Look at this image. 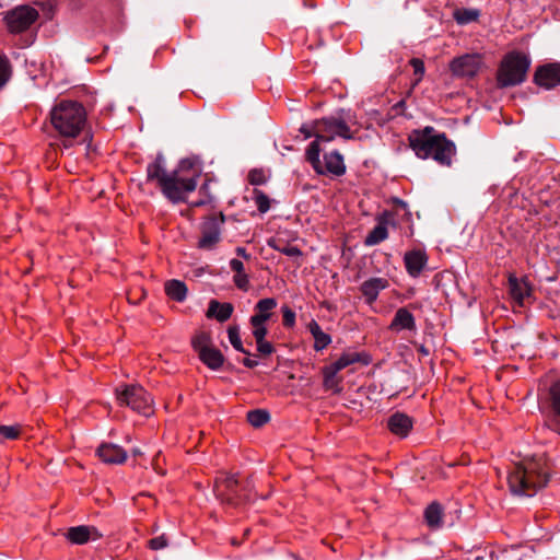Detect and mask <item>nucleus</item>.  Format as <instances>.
Listing matches in <instances>:
<instances>
[{
	"mask_svg": "<svg viewBox=\"0 0 560 560\" xmlns=\"http://www.w3.org/2000/svg\"><path fill=\"white\" fill-rule=\"evenodd\" d=\"M102 537V534L95 527L90 526H75L70 527L67 533V538L78 545H82L88 542L90 539H98Z\"/></svg>",
	"mask_w": 560,
	"mask_h": 560,
	"instance_id": "20",
	"label": "nucleus"
},
{
	"mask_svg": "<svg viewBox=\"0 0 560 560\" xmlns=\"http://www.w3.org/2000/svg\"><path fill=\"white\" fill-rule=\"evenodd\" d=\"M389 329L392 331H400V330H415L416 329V319L415 316L406 308L400 307L396 311L394 318L389 325Z\"/></svg>",
	"mask_w": 560,
	"mask_h": 560,
	"instance_id": "23",
	"label": "nucleus"
},
{
	"mask_svg": "<svg viewBox=\"0 0 560 560\" xmlns=\"http://www.w3.org/2000/svg\"><path fill=\"white\" fill-rule=\"evenodd\" d=\"M236 254L238 256H242V257L246 258V259L249 258V255L246 253V249L244 247H237L236 248Z\"/></svg>",
	"mask_w": 560,
	"mask_h": 560,
	"instance_id": "50",
	"label": "nucleus"
},
{
	"mask_svg": "<svg viewBox=\"0 0 560 560\" xmlns=\"http://www.w3.org/2000/svg\"><path fill=\"white\" fill-rule=\"evenodd\" d=\"M200 190H201V191H203V190H208V185H207V184L202 185V186H201V188H200Z\"/></svg>",
	"mask_w": 560,
	"mask_h": 560,
	"instance_id": "51",
	"label": "nucleus"
},
{
	"mask_svg": "<svg viewBox=\"0 0 560 560\" xmlns=\"http://www.w3.org/2000/svg\"><path fill=\"white\" fill-rule=\"evenodd\" d=\"M548 480L542 464L535 458L515 464L513 471H509L506 476L511 492L520 497H532L538 489L545 487Z\"/></svg>",
	"mask_w": 560,
	"mask_h": 560,
	"instance_id": "3",
	"label": "nucleus"
},
{
	"mask_svg": "<svg viewBox=\"0 0 560 560\" xmlns=\"http://www.w3.org/2000/svg\"><path fill=\"white\" fill-rule=\"evenodd\" d=\"M270 420V415L267 410L255 409L247 412V421L254 427L259 428Z\"/></svg>",
	"mask_w": 560,
	"mask_h": 560,
	"instance_id": "32",
	"label": "nucleus"
},
{
	"mask_svg": "<svg viewBox=\"0 0 560 560\" xmlns=\"http://www.w3.org/2000/svg\"><path fill=\"white\" fill-rule=\"evenodd\" d=\"M170 173L165 168V161L162 155H158L153 162L147 166V180L156 183L160 188L164 180L168 178Z\"/></svg>",
	"mask_w": 560,
	"mask_h": 560,
	"instance_id": "21",
	"label": "nucleus"
},
{
	"mask_svg": "<svg viewBox=\"0 0 560 560\" xmlns=\"http://www.w3.org/2000/svg\"><path fill=\"white\" fill-rule=\"evenodd\" d=\"M443 508L438 502H432L424 511V520L429 527L439 528L442 526Z\"/></svg>",
	"mask_w": 560,
	"mask_h": 560,
	"instance_id": "27",
	"label": "nucleus"
},
{
	"mask_svg": "<svg viewBox=\"0 0 560 560\" xmlns=\"http://www.w3.org/2000/svg\"><path fill=\"white\" fill-rule=\"evenodd\" d=\"M10 77V62L7 57L0 56V89L7 83Z\"/></svg>",
	"mask_w": 560,
	"mask_h": 560,
	"instance_id": "39",
	"label": "nucleus"
},
{
	"mask_svg": "<svg viewBox=\"0 0 560 560\" xmlns=\"http://www.w3.org/2000/svg\"><path fill=\"white\" fill-rule=\"evenodd\" d=\"M282 323L284 327L291 328L295 324V313L289 306H282Z\"/></svg>",
	"mask_w": 560,
	"mask_h": 560,
	"instance_id": "40",
	"label": "nucleus"
},
{
	"mask_svg": "<svg viewBox=\"0 0 560 560\" xmlns=\"http://www.w3.org/2000/svg\"><path fill=\"white\" fill-rule=\"evenodd\" d=\"M392 217H393V214L389 211H383L380 215H377V218H376L377 224L366 235V237L364 240L365 246L377 245L388 237L387 225H388Z\"/></svg>",
	"mask_w": 560,
	"mask_h": 560,
	"instance_id": "16",
	"label": "nucleus"
},
{
	"mask_svg": "<svg viewBox=\"0 0 560 560\" xmlns=\"http://www.w3.org/2000/svg\"><path fill=\"white\" fill-rule=\"evenodd\" d=\"M549 428L560 434V421L557 419H552L549 422Z\"/></svg>",
	"mask_w": 560,
	"mask_h": 560,
	"instance_id": "48",
	"label": "nucleus"
},
{
	"mask_svg": "<svg viewBox=\"0 0 560 560\" xmlns=\"http://www.w3.org/2000/svg\"><path fill=\"white\" fill-rule=\"evenodd\" d=\"M192 348L195 351L200 354L202 351H206L212 348V341L210 335L207 332H200L196 335L191 341Z\"/></svg>",
	"mask_w": 560,
	"mask_h": 560,
	"instance_id": "34",
	"label": "nucleus"
},
{
	"mask_svg": "<svg viewBox=\"0 0 560 560\" xmlns=\"http://www.w3.org/2000/svg\"><path fill=\"white\" fill-rule=\"evenodd\" d=\"M230 267H231V269H232L235 273H240V272H242V271H245V270H244V264H243L241 260L235 259V258H234V259H232V260L230 261Z\"/></svg>",
	"mask_w": 560,
	"mask_h": 560,
	"instance_id": "46",
	"label": "nucleus"
},
{
	"mask_svg": "<svg viewBox=\"0 0 560 560\" xmlns=\"http://www.w3.org/2000/svg\"><path fill=\"white\" fill-rule=\"evenodd\" d=\"M320 152L322 148L318 145V141L311 142L305 152L306 161L312 165L313 170L317 174H331L334 176H341L346 173L343 156L339 151L334 150L324 154V163H322L319 158Z\"/></svg>",
	"mask_w": 560,
	"mask_h": 560,
	"instance_id": "7",
	"label": "nucleus"
},
{
	"mask_svg": "<svg viewBox=\"0 0 560 560\" xmlns=\"http://www.w3.org/2000/svg\"><path fill=\"white\" fill-rule=\"evenodd\" d=\"M224 223V215L211 214L201 224V236L198 241V248L211 250L221 240V225Z\"/></svg>",
	"mask_w": 560,
	"mask_h": 560,
	"instance_id": "10",
	"label": "nucleus"
},
{
	"mask_svg": "<svg viewBox=\"0 0 560 560\" xmlns=\"http://www.w3.org/2000/svg\"><path fill=\"white\" fill-rule=\"evenodd\" d=\"M278 302L275 298H265L259 300L254 307V315L249 323L252 330H268L266 323L273 316Z\"/></svg>",
	"mask_w": 560,
	"mask_h": 560,
	"instance_id": "12",
	"label": "nucleus"
},
{
	"mask_svg": "<svg viewBox=\"0 0 560 560\" xmlns=\"http://www.w3.org/2000/svg\"><path fill=\"white\" fill-rule=\"evenodd\" d=\"M417 351H418L421 355H423V357H427V355H429V354H430V350H429L425 346H423V345H420V346L417 348Z\"/></svg>",
	"mask_w": 560,
	"mask_h": 560,
	"instance_id": "49",
	"label": "nucleus"
},
{
	"mask_svg": "<svg viewBox=\"0 0 560 560\" xmlns=\"http://www.w3.org/2000/svg\"><path fill=\"white\" fill-rule=\"evenodd\" d=\"M509 293L513 301L523 306L532 298V287L526 278L510 275L508 279Z\"/></svg>",
	"mask_w": 560,
	"mask_h": 560,
	"instance_id": "15",
	"label": "nucleus"
},
{
	"mask_svg": "<svg viewBox=\"0 0 560 560\" xmlns=\"http://www.w3.org/2000/svg\"><path fill=\"white\" fill-rule=\"evenodd\" d=\"M22 427L20 424L14 425H0V442L4 440H16L21 435Z\"/></svg>",
	"mask_w": 560,
	"mask_h": 560,
	"instance_id": "36",
	"label": "nucleus"
},
{
	"mask_svg": "<svg viewBox=\"0 0 560 560\" xmlns=\"http://www.w3.org/2000/svg\"><path fill=\"white\" fill-rule=\"evenodd\" d=\"M148 546L152 550H160L167 546V538L163 534L161 536L154 537L148 541Z\"/></svg>",
	"mask_w": 560,
	"mask_h": 560,
	"instance_id": "43",
	"label": "nucleus"
},
{
	"mask_svg": "<svg viewBox=\"0 0 560 560\" xmlns=\"http://www.w3.org/2000/svg\"><path fill=\"white\" fill-rule=\"evenodd\" d=\"M404 261L407 272L416 278L427 266L428 256L423 250L413 249L405 254Z\"/></svg>",
	"mask_w": 560,
	"mask_h": 560,
	"instance_id": "19",
	"label": "nucleus"
},
{
	"mask_svg": "<svg viewBox=\"0 0 560 560\" xmlns=\"http://www.w3.org/2000/svg\"><path fill=\"white\" fill-rule=\"evenodd\" d=\"M307 327L314 338L315 350L320 351L331 342L330 336L322 330L319 324L316 320L312 319Z\"/></svg>",
	"mask_w": 560,
	"mask_h": 560,
	"instance_id": "26",
	"label": "nucleus"
},
{
	"mask_svg": "<svg viewBox=\"0 0 560 560\" xmlns=\"http://www.w3.org/2000/svg\"><path fill=\"white\" fill-rule=\"evenodd\" d=\"M254 200L255 205L257 206V209L261 213H266L270 208V200L269 197L264 194L261 190L255 189L254 190Z\"/></svg>",
	"mask_w": 560,
	"mask_h": 560,
	"instance_id": "37",
	"label": "nucleus"
},
{
	"mask_svg": "<svg viewBox=\"0 0 560 560\" xmlns=\"http://www.w3.org/2000/svg\"><path fill=\"white\" fill-rule=\"evenodd\" d=\"M233 281L240 290L247 291L249 288L248 276L245 271L235 273L233 277Z\"/></svg>",
	"mask_w": 560,
	"mask_h": 560,
	"instance_id": "41",
	"label": "nucleus"
},
{
	"mask_svg": "<svg viewBox=\"0 0 560 560\" xmlns=\"http://www.w3.org/2000/svg\"><path fill=\"white\" fill-rule=\"evenodd\" d=\"M360 124L357 116L341 109L337 116H328L316 119L310 124H303L300 132L304 139L314 137L318 145L323 142H331L336 138L352 140L358 138Z\"/></svg>",
	"mask_w": 560,
	"mask_h": 560,
	"instance_id": "1",
	"label": "nucleus"
},
{
	"mask_svg": "<svg viewBox=\"0 0 560 560\" xmlns=\"http://www.w3.org/2000/svg\"><path fill=\"white\" fill-rule=\"evenodd\" d=\"M389 285V282L385 278L374 277L365 280L361 287L360 291L365 299L368 304H372L377 300L380 292L386 289Z\"/></svg>",
	"mask_w": 560,
	"mask_h": 560,
	"instance_id": "17",
	"label": "nucleus"
},
{
	"mask_svg": "<svg viewBox=\"0 0 560 560\" xmlns=\"http://www.w3.org/2000/svg\"><path fill=\"white\" fill-rule=\"evenodd\" d=\"M277 249L289 257H300L302 255L301 249L296 246L285 245L283 247H278Z\"/></svg>",
	"mask_w": 560,
	"mask_h": 560,
	"instance_id": "45",
	"label": "nucleus"
},
{
	"mask_svg": "<svg viewBox=\"0 0 560 560\" xmlns=\"http://www.w3.org/2000/svg\"><path fill=\"white\" fill-rule=\"evenodd\" d=\"M551 408L557 417H560V383H555L550 388Z\"/></svg>",
	"mask_w": 560,
	"mask_h": 560,
	"instance_id": "38",
	"label": "nucleus"
},
{
	"mask_svg": "<svg viewBox=\"0 0 560 560\" xmlns=\"http://www.w3.org/2000/svg\"><path fill=\"white\" fill-rule=\"evenodd\" d=\"M85 121V108L78 102L61 101L50 112V122L54 129L63 138L73 139L78 137Z\"/></svg>",
	"mask_w": 560,
	"mask_h": 560,
	"instance_id": "5",
	"label": "nucleus"
},
{
	"mask_svg": "<svg viewBox=\"0 0 560 560\" xmlns=\"http://www.w3.org/2000/svg\"><path fill=\"white\" fill-rule=\"evenodd\" d=\"M529 67L530 59L526 55L518 51L509 52L498 70V85L508 88L522 84L526 80Z\"/></svg>",
	"mask_w": 560,
	"mask_h": 560,
	"instance_id": "6",
	"label": "nucleus"
},
{
	"mask_svg": "<svg viewBox=\"0 0 560 560\" xmlns=\"http://www.w3.org/2000/svg\"><path fill=\"white\" fill-rule=\"evenodd\" d=\"M165 292L172 300L182 302L186 298L187 287L179 280H170L165 283Z\"/></svg>",
	"mask_w": 560,
	"mask_h": 560,
	"instance_id": "30",
	"label": "nucleus"
},
{
	"mask_svg": "<svg viewBox=\"0 0 560 560\" xmlns=\"http://www.w3.org/2000/svg\"><path fill=\"white\" fill-rule=\"evenodd\" d=\"M483 66V59L479 54H466L454 58L450 63V70L453 75L460 78H471L478 73Z\"/></svg>",
	"mask_w": 560,
	"mask_h": 560,
	"instance_id": "11",
	"label": "nucleus"
},
{
	"mask_svg": "<svg viewBox=\"0 0 560 560\" xmlns=\"http://www.w3.org/2000/svg\"><path fill=\"white\" fill-rule=\"evenodd\" d=\"M38 11L27 4L18 5L4 13L3 21L12 34L27 31L38 19Z\"/></svg>",
	"mask_w": 560,
	"mask_h": 560,
	"instance_id": "9",
	"label": "nucleus"
},
{
	"mask_svg": "<svg viewBox=\"0 0 560 560\" xmlns=\"http://www.w3.org/2000/svg\"><path fill=\"white\" fill-rule=\"evenodd\" d=\"M215 495L224 503L237 505L241 502L238 495V482L232 475L217 478L214 485Z\"/></svg>",
	"mask_w": 560,
	"mask_h": 560,
	"instance_id": "13",
	"label": "nucleus"
},
{
	"mask_svg": "<svg viewBox=\"0 0 560 560\" xmlns=\"http://www.w3.org/2000/svg\"><path fill=\"white\" fill-rule=\"evenodd\" d=\"M248 180L252 185H262L266 183V176L261 170H253L248 174Z\"/></svg>",
	"mask_w": 560,
	"mask_h": 560,
	"instance_id": "44",
	"label": "nucleus"
},
{
	"mask_svg": "<svg viewBox=\"0 0 560 560\" xmlns=\"http://www.w3.org/2000/svg\"><path fill=\"white\" fill-rule=\"evenodd\" d=\"M410 65L413 68V73L418 77L415 84H418L424 74V63L419 58H412Z\"/></svg>",
	"mask_w": 560,
	"mask_h": 560,
	"instance_id": "42",
	"label": "nucleus"
},
{
	"mask_svg": "<svg viewBox=\"0 0 560 560\" xmlns=\"http://www.w3.org/2000/svg\"><path fill=\"white\" fill-rule=\"evenodd\" d=\"M242 363H243L246 368H248V369H253V368H255V366H257V365H258V361L253 360V359H249V358H244V359H243V361H242Z\"/></svg>",
	"mask_w": 560,
	"mask_h": 560,
	"instance_id": "47",
	"label": "nucleus"
},
{
	"mask_svg": "<svg viewBox=\"0 0 560 560\" xmlns=\"http://www.w3.org/2000/svg\"><path fill=\"white\" fill-rule=\"evenodd\" d=\"M409 145L422 160L433 159L442 166L450 167L456 154V147L445 133H439L432 126L416 129L409 133Z\"/></svg>",
	"mask_w": 560,
	"mask_h": 560,
	"instance_id": "2",
	"label": "nucleus"
},
{
	"mask_svg": "<svg viewBox=\"0 0 560 560\" xmlns=\"http://www.w3.org/2000/svg\"><path fill=\"white\" fill-rule=\"evenodd\" d=\"M200 361L207 365L210 370H219L224 363V355L222 352L212 347L206 351H202L200 354H198Z\"/></svg>",
	"mask_w": 560,
	"mask_h": 560,
	"instance_id": "25",
	"label": "nucleus"
},
{
	"mask_svg": "<svg viewBox=\"0 0 560 560\" xmlns=\"http://www.w3.org/2000/svg\"><path fill=\"white\" fill-rule=\"evenodd\" d=\"M252 334L256 341L257 351L261 355H270L271 353H273V351H275L273 346L269 341H266V339H265L268 334V330H262V329L252 330Z\"/></svg>",
	"mask_w": 560,
	"mask_h": 560,
	"instance_id": "31",
	"label": "nucleus"
},
{
	"mask_svg": "<svg viewBox=\"0 0 560 560\" xmlns=\"http://www.w3.org/2000/svg\"><path fill=\"white\" fill-rule=\"evenodd\" d=\"M233 310L234 307L231 303H220L212 300L209 303L207 316L214 317L220 323H224L231 317Z\"/></svg>",
	"mask_w": 560,
	"mask_h": 560,
	"instance_id": "24",
	"label": "nucleus"
},
{
	"mask_svg": "<svg viewBox=\"0 0 560 560\" xmlns=\"http://www.w3.org/2000/svg\"><path fill=\"white\" fill-rule=\"evenodd\" d=\"M228 337H229V341L231 342V345L233 346V348L236 351H240V352H242V353H244L246 355H250V352L243 347V343H242V340H241V336H240V328H238V326H236V325L229 326V328H228Z\"/></svg>",
	"mask_w": 560,
	"mask_h": 560,
	"instance_id": "33",
	"label": "nucleus"
},
{
	"mask_svg": "<svg viewBox=\"0 0 560 560\" xmlns=\"http://www.w3.org/2000/svg\"><path fill=\"white\" fill-rule=\"evenodd\" d=\"M117 400L121 406H128L132 410L149 416L153 412V399L140 385H125L116 388Z\"/></svg>",
	"mask_w": 560,
	"mask_h": 560,
	"instance_id": "8",
	"label": "nucleus"
},
{
	"mask_svg": "<svg viewBox=\"0 0 560 560\" xmlns=\"http://www.w3.org/2000/svg\"><path fill=\"white\" fill-rule=\"evenodd\" d=\"M199 176L200 170L195 168L194 160L184 159L176 170L170 172L160 189L171 202H185L187 195L196 189Z\"/></svg>",
	"mask_w": 560,
	"mask_h": 560,
	"instance_id": "4",
	"label": "nucleus"
},
{
	"mask_svg": "<svg viewBox=\"0 0 560 560\" xmlns=\"http://www.w3.org/2000/svg\"><path fill=\"white\" fill-rule=\"evenodd\" d=\"M480 16V11L474 8H457L453 11V19L459 25L475 22Z\"/></svg>",
	"mask_w": 560,
	"mask_h": 560,
	"instance_id": "29",
	"label": "nucleus"
},
{
	"mask_svg": "<svg viewBox=\"0 0 560 560\" xmlns=\"http://www.w3.org/2000/svg\"><path fill=\"white\" fill-rule=\"evenodd\" d=\"M387 428L392 433L405 438L412 428V420L405 413L395 412L389 417Z\"/></svg>",
	"mask_w": 560,
	"mask_h": 560,
	"instance_id": "22",
	"label": "nucleus"
},
{
	"mask_svg": "<svg viewBox=\"0 0 560 560\" xmlns=\"http://www.w3.org/2000/svg\"><path fill=\"white\" fill-rule=\"evenodd\" d=\"M338 372H335L332 366H326L324 370V386L335 392H340L339 382L336 378Z\"/></svg>",
	"mask_w": 560,
	"mask_h": 560,
	"instance_id": "35",
	"label": "nucleus"
},
{
	"mask_svg": "<svg viewBox=\"0 0 560 560\" xmlns=\"http://www.w3.org/2000/svg\"><path fill=\"white\" fill-rule=\"evenodd\" d=\"M536 84L545 89H552L560 84V62L540 66L534 75Z\"/></svg>",
	"mask_w": 560,
	"mask_h": 560,
	"instance_id": "14",
	"label": "nucleus"
},
{
	"mask_svg": "<svg viewBox=\"0 0 560 560\" xmlns=\"http://www.w3.org/2000/svg\"><path fill=\"white\" fill-rule=\"evenodd\" d=\"M363 362L365 364L369 363L368 360L362 359V354L358 352H345L342 353L334 363L330 365L332 366L335 372H339L347 366L357 363V362Z\"/></svg>",
	"mask_w": 560,
	"mask_h": 560,
	"instance_id": "28",
	"label": "nucleus"
},
{
	"mask_svg": "<svg viewBox=\"0 0 560 560\" xmlns=\"http://www.w3.org/2000/svg\"><path fill=\"white\" fill-rule=\"evenodd\" d=\"M96 454L106 464H122L127 459L125 450L113 443H103Z\"/></svg>",
	"mask_w": 560,
	"mask_h": 560,
	"instance_id": "18",
	"label": "nucleus"
},
{
	"mask_svg": "<svg viewBox=\"0 0 560 560\" xmlns=\"http://www.w3.org/2000/svg\"><path fill=\"white\" fill-rule=\"evenodd\" d=\"M203 205V201L197 202L196 206Z\"/></svg>",
	"mask_w": 560,
	"mask_h": 560,
	"instance_id": "52",
	"label": "nucleus"
}]
</instances>
